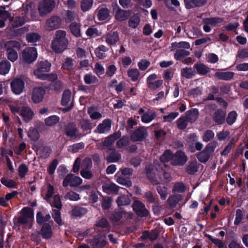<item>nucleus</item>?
Masks as SVG:
<instances>
[{
    "mask_svg": "<svg viewBox=\"0 0 248 248\" xmlns=\"http://www.w3.org/2000/svg\"><path fill=\"white\" fill-rule=\"evenodd\" d=\"M83 78L85 83L87 84H95L98 81L97 78L91 73L86 74Z\"/></svg>",
    "mask_w": 248,
    "mask_h": 248,
    "instance_id": "obj_44",
    "label": "nucleus"
},
{
    "mask_svg": "<svg viewBox=\"0 0 248 248\" xmlns=\"http://www.w3.org/2000/svg\"><path fill=\"white\" fill-rule=\"evenodd\" d=\"M217 142L216 141L208 143L205 148L197 155L198 160L202 163L206 162L217 147Z\"/></svg>",
    "mask_w": 248,
    "mask_h": 248,
    "instance_id": "obj_6",
    "label": "nucleus"
},
{
    "mask_svg": "<svg viewBox=\"0 0 248 248\" xmlns=\"http://www.w3.org/2000/svg\"><path fill=\"white\" fill-rule=\"evenodd\" d=\"M82 183V180L80 177L74 176L73 174H69L64 178L62 185L64 187L68 186L71 187H75L81 185Z\"/></svg>",
    "mask_w": 248,
    "mask_h": 248,
    "instance_id": "obj_11",
    "label": "nucleus"
},
{
    "mask_svg": "<svg viewBox=\"0 0 248 248\" xmlns=\"http://www.w3.org/2000/svg\"><path fill=\"white\" fill-rule=\"evenodd\" d=\"M223 19L219 17H211L203 19V30L206 32L211 31V28L218 26L222 22Z\"/></svg>",
    "mask_w": 248,
    "mask_h": 248,
    "instance_id": "obj_9",
    "label": "nucleus"
},
{
    "mask_svg": "<svg viewBox=\"0 0 248 248\" xmlns=\"http://www.w3.org/2000/svg\"><path fill=\"white\" fill-rule=\"evenodd\" d=\"M187 160V156L184 152L177 151L173 156L171 164L173 165H183Z\"/></svg>",
    "mask_w": 248,
    "mask_h": 248,
    "instance_id": "obj_19",
    "label": "nucleus"
},
{
    "mask_svg": "<svg viewBox=\"0 0 248 248\" xmlns=\"http://www.w3.org/2000/svg\"><path fill=\"white\" fill-rule=\"evenodd\" d=\"M41 234L44 238H49L52 234L51 226L48 224H44L41 230Z\"/></svg>",
    "mask_w": 248,
    "mask_h": 248,
    "instance_id": "obj_30",
    "label": "nucleus"
},
{
    "mask_svg": "<svg viewBox=\"0 0 248 248\" xmlns=\"http://www.w3.org/2000/svg\"><path fill=\"white\" fill-rule=\"evenodd\" d=\"M26 38L29 42L34 43L40 39V36L38 33L32 32L28 33Z\"/></svg>",
    "mask_w": 248,
    "mask_h": 248,
    "instance_id": "obj_64",
    "label": "nucleus"
},
{
    "mask_svg": "<svg viewBox=\"0 0 248 248\" xmlns=\"http://www.w3.org/2000/svg\"><path fill=\"white\" fill-rule=\"evenodd\" d=\"M121 158V155L118 152L114 151L111 153L107 159L109 162H115L118 161Z\"/></svg>",
    "mask_w": 248,
    "mask_h": 248,
    "instance_id": "obj_51",
    "label": "nucleus"
},
{
    "mask_svg": "<svg viewBox=\"0 0 248 248\" xmlns=\"http://www.w3.org/2000/svg\"><path fill=\"white\" fill-rule=\"evenodd\" d=\"M116 202L119 206H125L130 204L131 201L127 196L122 195L118 198Z\"/></svg>",
    "mask_w": 248,
    "mask_h": 248,
    "instance_id": "obj_46",
    "label": "nucleus"
},
{
    "mask_svg": "<svg viewBox=\"0 0 248 248\" xmlns=\"http://www.w3.org/2000/svg\"><path fill=\"white\" fill-rule=\"evenodd\" d=\"M105 39L108 45H115L119 40V34L117 31L109 32L106 35Z\"/></svg>",
    "mask_w": 248,
    "mask_h": 248,
    "instance_id": "obj_25",
    "label": "nucleus"
},
{
    "mask_svg": "<svg viewBox=\"0 0 248 248\" xmlns=\"http://www.w3.org/2000/svg\"><path fill=\"white\" fill-rule=\"evenodd\" d=\"M65 31L58 30L56 31L51 43V48L56 53H61L64 51L68 45V40L66 38Z\"/></svg>",
    "mask_w": 248,
    "mask_h": 248,
    "instance_id": "obj_4",
    "label": "nucleus"
},
{
    "mask_svg": "<svg viewBox=\"0 0 248 248\" xmlns=\"http://www.w3.org/2000/svg\"><path fill=\"white\" fill-rule=\"evenodd\" d=\"M34 214L32 209L29 207H24L21 210V215L18 218L17 222L25 228L30 229L32 225Z\"/></svg>",
    "mask_w": 248,
    "mask_h": 248,
    "instance_id": "obj_5",
    "label": "nucleus"
},
{
    "mask_svg": "<svg viewBox=\"0 0 248 248\" xmlns=\"http://www.w3.org/2000/svg\"><path fill=\"white\" fill-rule=\"evenodd\" d=\"M111 125V121L108 119H105L97 126L95 132L99 134L108 133L110 131Z\"/></svg>",
    "mask_w": 248,
    "mask_h": 248,
    "instance_id": "obj_23",
    "label": "nucleus"
},
{
    "mask_svg": "<svg viewBox=\"0 0 248 248\" xmlns=\"http://www.w3.org/2000/svg\"><path fill=\"white\" fill-rule=\"evenodd\" d=\"M6 48V56L8 60L12 62L17 60L18 54L15 49H19V43L16 41H9L5 44Z\"/></svg>",
    "mask_w": 248,
    "mask_h": 248,
    "instance_id": "obj_7",
    "label": "nucleus"
},
{
    "mask_svg": "<svg viewBox=\"0 0 248 248\" xmlns=\"http://www.w3.org/2000/svg\"><path fill=\"white\" fill-rule=\"evenodd\" d=\"M104 192L107 194L117 193L118 191L119 187L113 183H106L102 186Z\"/></svg>",
    "mask_w": 248,
    "mask_h": 248,
    "instance_id": "obj_28",
    "label": "nucleus"
},
{
    "mask_svg": "<svg viewBox=\"0 0 248 248\" xmlns=\"http://www.w3.org/2000/svg\"><path fill=\"white\" fill-rule=\"evenodd\" d=\"M11 68V63L5 60L0 63V74L5 75L9 73Z\"/></svg>",
    "mask_w": 248,
    "mask_h": 248,
    "instance_id": "obj_36",
    "label": "nucleus"
},
{
    "mask_svg": "<svg viewBox=\"0 0 248 248\" xmlns=\"http://www.w3.org/2000/svg\"><path fill=\"white\" fill-rule=\"evenodd\" d=\"M157 75L155 74L150 75L147 78V84L149 88L155 90L160 87L163 84V80L161 79L157 80Z\"/></svg>",
    "mask_w": 248,
    "mask_h": 248,
    "instance_id": "obj_14",
    "label": "nucleus"
},
{
    "mask_svg": "<svg viewBox=\"0 0 248 248\" xmlns=\"http://www.w3.org/2000/svg\"><path fill=\"white\" fill-rule=\"evenodd\" d=\"M74 60L70 58H67L62 64V68L66 70L70 71L74 68Z\"/></svg>",
    "mask_w": 248,
    "mask_h": 248,
    "instance_id": "obj_47",
    "label": "nucleus"
},
{
    "mask_svg": "<svg viewBox=\"0 0 248 248\" xmlns=\"http://www.w3.org/2000/svg\"><path fill=\"white\" fill-rule=\"evenodd\" d=\"M140 22V16L138 15H134L131 16L129 20V26L131 28L135 29L138 27Z\"/></svg>",
    "mask_w": 248,
    "mask_h": 248,
    "instance_id": "obj_49",
    "label": "nucleus"
},
{
    "mask_svg": "<svg viewBox=\"0 0 248 248\" xmlns=\"http://www.w3.org/2000/svg\"><path fill=\"white\" fill-rule=\"evenodd\" d=\"M53 194L54 187L50 184L47 186L46 191L44 190L42 192V195L45 196L44 199L47 201L53 197Z\"/></svg>",
    "mask_w": 248,
    "mask_h": 248,
    "instance_id": "obj_41",
    "label": "nucleus"
},
{
    "mask_svg": "<svg viewBox=\"0 0 248 248\" xmlns=\"http://www.w3.org/2000/svg\"><path fill=\"white\" fill-rule=\"evenodd\" d=\"M113 12L115 13V16L117 20L122 21L126 20L129 16V13L121 9L117 4L113 5Z\"/></svg>",
    "mask_w": 248,
    "mask_h": 248,
    "instance_id": "obj_17",
    "label": "nucleus"
},
{
    "mask_svg": "<svg viewBox=\"0 0 248 248\" xmlns=\"http://www.w3.org/2000/svg\"><path fill=\"white\" fill-rule=\"evenodd\" d=\"M28 136L31 139L36 140L39 138L40 135L39 132L36 129L31 127L28 132Z\"/></svg>",
    "mask_w": 248,
    "mask_h": 248,
    "instance_id": "obj_58",
    "label": "nucleus"
},
{
    "mask_svg": "<svg viewBox=\"0 0 248 248\" xmlns=\"http://www.w3.org/2000/svg\"><path fill=\"white\" fill-rule=\"evenodd\" d=\"M51 218L49 214L43 215L41 212H39L36 215V220L38 224H42L49 220Z\"/></svg>",
    "mask_w": 248,
    "mask_h": 248,
    "instance_id": "obj_42",
    "label": "nucleus"
},
{
    "mask_svg": "<svg viewBox=\"0 0 248 248\" xmlns=\"http://www.w3.org/2000/svg\"><path fill=\"white\" fill-rule=\"evenodd\" d=\"M225 113L221 110H217L214 115V120L218 124H222L225 120Z\"/></svg>",
    "mask_w": 248,
    "mask_h": 248,
    "instance_id": "obj_34",
    "label": "nucleus"
},
{
    "mask_svg": "<svg viewBox=\"0 0 248 248\" xmlns=\"http://www.w3.org/2000/svg\"><path fill=\"white\" fill-rule=\"evenodd\" d=\"M45 90L42 87L34 88L32 93V100L34 103H38L43 100Z\"/></svg>",
    "mask_w": 248,
    "mask_h": 248,
    "instance_id": "obj_22",
    "label": "nucleus"
},
{
    "mask_svg": "<svg viewBox=\"0 0 248 248\" xmlns=\"http://www.w3.org/2000/svg\"><path fill=\"white\" fill-rule=\"evenodd\" d=\"M106 243L105 237L104 236L94 238L91 241L94 248H102L106 245Z\"/></svg>",
    "mask_w": 248,
    "mask_h": 248,
    "instance_id": "obj_29",
    "label": "nucleus"
},
{
    "mask_svg": "<svg viewBox=\"0 0 248 248\" xmlns=\"http://www.w3.org/2000/svg\"><path fill=\"white\" fill-rule=\"evenodd\" d=\"M181 75L186 78H191L194 75V72L191 68L186 67L181 70Z\"/></svg>",
    "mask_w": 248,
    "mask_h": 248,
    "instance_id": "obj_55",
    "label": "nucleus"
},
{
    "mask_svg": "<svg viewBox=\"0 0 248 248\" xmlns=\"http://www.w3.org/2000/svg\"><path fill=\"white\" fill-rule=\"evenodd\" d=\"M65 134L70 138L80 137L83 135L80 134L76 125L73 123L68 124L65 128Z\"/></svg>",
    "mask_w": 248,
    "mask_h": 248,
    "instance_id": "obj_21",
    "label": "nucleus"
},
{
    "mask_svg": "<svg viewBox=\"0 0 248 248\" xmlns=\"http://www.w3.org/2000/svg\"><path fill=\"white\" fill-rule=\"evenodd\" d=\"M61 24V19L57 16H53L46 20V28L49 31L55 30L60 27Z\"/></svg>",
    "mask_w": 248,
    "mask_h": 248,
    "instance_id": "obj_16",
    "label": "nucleus"
},
{
    "mask_svg": "<svg viewBox=\"0 0 248 248\" xmlns=\"http://www.w3.org/2000/svg\"><path fill=\"white\" fill-rule=\"evenodd\" d=\"M129 142V140L128 138L124 136L117 141L116 146L119 148H122L128 145Z\"/></svg>",
    "mask_w": 248,
    "mask_h": 248,
    "instance_id": "obj_60",
    "label": "nucleus"
},
{
    "mask_svg": "<svg viewBox=\"0 0 248 248\" xmlns=\"http://www.w3.org/2000/svg\"><path fill=\"white\" fill-rule=\"evenodd\" d=\"M86 34L89 37H96L100 35V32L96 28L91 27L86 30Z\"/></svg>",
    "mask_w": 248,
    "mask_h": 248,
    "instance_id": "obj_54",
    "label": "nucleus"
},
{
    "mask_svg": "<svg viewBox=\"0 0 248 248\" xmlns=\"http://www.w3.org/2000/svg\"><path fill=\"white\" fill-rule=\"evenodd\" d=\"M234 73L231 71H217L215 73V76L217 79L222 80H230L233 79Z\"/></svg>",
    "mask_w": 248,
    "mask_h": 248,
    "instance_id": "obj_26",
    "label": "nucleus"
},
{
    "mask_svg": "<svg viewBox=\"0 0 248 248\" xmlns=\"http://www.w3.org/2000/svg\"><path fill=\"white\" fill-rule=\"evenodd\" d=\"M55 3L53 0H44L40 3L38 6L39 14L44 16L50 13L55 7Z\"/></svg>",
    "mask_w": 248,
    "mask_h": 248,
    "instance_id": "obj_10",
    "label": "nucleus"
},
{
    "mask_svg": "<svg viewBox=\"0 0 248 248\" xmlns=\"http://www.w3.org/2000/svg\"><path fill=\"white\" fill-rule=\"evenodd\" d=\"M108 48L104 45H101L97 47L94 51L96 56L100 59H103L106 57V52Z\"/></svg>",
    "mask_w": 248,
    "mask_h": 248,
    "instance_id": "obj_33",
    "label": "nucleus"
},
{
    "mask_svg": "<svg viewBox=\"0 0 248 248\" xmlns=\"http://www.w3.org/2000/svg\"><path fill=\"white\" fill-rule=\"evenodd\" d=\"M146 173L150 182L154 185L168 182L171 180L170 174L167 171V166L155 167L150 165L146 168Z\"/></svg>",
    "mask_w": 248,
    "mask_h": 248,
    "instance_id": "obj_1",
    "label": "nucleus"
},
{
    "mask_svg": "<svg viewBox=\"0 0 248 248\" xmlns=\"http://www.w3.org/2000/svg\"><path fill=\"white\" fill-rule=\"evenodd\" d=\"M90 118L93 120L99 119L102 117V114L96 111L93 107H90L88 109Z\"/></svg>",
    "mask_w": 248,
    "mask_h": 248,
    "instance_id": "obj_52",
    "label": "nucleus"
},
{
    "mask_svg": "<svg viewBox=\"0 0 248 248\" xmlns=\"http://www.w3.org/2000/svg\"><path fill=\"white\" fill-rule=\"evenodd\" d=\"M138 113L140 115H141V121L143 123H149L156 116V113L149 109L145 111L143 108H140Z\"/></svg>",
    "mask_w": 248,
    "mask_h": 248,
    "instance_id": "obj_13",
    "label": "nucleus"
},
{
    "mask_svg": "<svg viewBox=\"0 0 248 248\" xmlns=\"http://www.w3.org/2000/svg\"><path fill=\"white\" fill-rule=\"evenodd\" d=\"M12 91L16 94H21L25 88V83L21 78H16L11 82Z\"/></svg>",
    "mask_w": 248,
    "mask_h": 248,
    "instance_id": "obj_12",
    "label": "nucleus"
},
{
    "mask_svg": "<svg viewBox=\"0 0 248 248\" xmlns=\"http://www.w3.org/2000/svg\"><path fill=\"white\" fill-rule=\"evenodd\" d=\"M196 70L200 75H204L210 71V69L203 63H196L194 65Z\"/></svg>",
    "mask_w": 248,
    "mask_h": 248,
    "instance_id": "obj_37",
    "label": "nucleus"
},
{
    "mask_svg": "<svg viewBox=\"0 0 248 248\" xmlns=\"http://www.w3.org/2000/svg\"><path fill=\"white\" fill-rule=\"evenodd\" d=\"M87 210L85 208L77 207L72 210V214L76 217H80L85 215Z\"/></svg>",
    "mask_w": 248,
    "mask_h": 248,
    "instance_id": "obj_61",
    "label": "nucleus"
},
{
    "mask_svg": "<svg viewBox=\"0 0 248 248\" xmlns=\"http://www.w3.org/2000/svg\"><path fill=\"white\" fill-rule=\"evenodd\" d=\"M59 117L56 115H52L47 117L45 120V123L47 126H51L55 125L59 121Z\"/></svg>",
    "mask_w": 248,
    "mask_h": 248,
    "instance_id": "obj_50",
    "label": "nucleus"
},
{
    "mask_svg": "<svg viewBox=\"0 0 248 248\" xmlns=\"http://www.w3.org/2000/svg\"><path fill=\"white\" fill-rule=\"evenodd\" d=\"M186 7L191 9L202 6L206 2V0H184Z\"/></svg>",
    "mask_w": 248,
    "mask_h": 248,
    "instance_id": "obj_27",
    "label": "nucleus"
},
{
    "mask_svg": "<svg viewBox=\"0 0 248 248\" xmlns=\"http://www.w3.org/2000/svg\"><path fill=\"white\" fill-rule=\"evenodd\" d=\"M116 179V182L119 184L125 186L127 187L131 186L132 183L130 181L124 179L123 176L120 175V172H117L115 175Z\"/></svg>",
    "mask_w": 248,
    "mask_h": 248,
    "instance_id": "obj_38",
    "label": "nucleus"
},
{
    "mask_svg": "<svg viewBox=\"0 0 248 248\" xmlns=\"http://www.w3.org/2000/svg\"><path fill=\"white\" fill-rule=\"evenodd\" d=\"M128 76L133 81H136L138 79L140 73L136 68H132L127 71Z\"/></svg>",
    "mask_w": 248,
    "mask_h": 248,
    "instance_id": "obj_45",
    "label": "nucleus"
},
{
    "mask_svg": "<svg viewBox=\"0 0 248 248\" xmlns=\"http://www.w3.org/2000/svg\"><path fill=\"white\" fill-rule=\"evenodd\" d=\"M157 191L162 200H165L169 194L168 188L165 186H158Z\"/></svg>",
    "mask_w": 248,
    "mask_h": 248,
    "instance_id": "obj_63",
    "label": "nucleus"
},
{
    "mask_svg": "<svg viewBox=\"0 0 248 248\" xmlns=\"http://www.w3.org/2000/svg\"><path fill=\"white\" fill-rule=\"evenodd\" d=\"M186 118L190 122L196 121L199 116V111L196 108H193L186 112Z\"/></svg>",
    "mask_w": 248,
    "mask_h": 248,
    "instance_id": "obj_31",
    "label": "nucleus"
},
{
    "mask_svg": "<svg viewBox=\"0 0 248 248\" xmlns=\"http://www.w3.org/2000/svg\"><path fill=\"white\" fill-rule=\"evenodd\" d=\"M147 129L141 126L134 131L131 136V139L133 141H142L147 136Z\"/></svg>",
    "mask_w": 248,
    "mask_h": 248,
    "instance_id": "obj_15",
    "label": "nucleus"
},
{
    "mask_svg": "<svg viewBox=\"0 0 248 248\" xmlns=\"http://www.w3.org/2000/svg\"><path fill=\"white\" fill-rule=\"evenodd\" d=\"M173 155H172L171 152L169 150H167L165 151L164 154L162 155L160 157V163H158L156 162H155L154 165H152L154 167H155V165L158 167H164L166 168L167 166L165 164V162H168L170 159H172Z\"/></svg>",
    "mask_w": 248,
    "mask_h": 248,
    "instance_id": "obj_24",
    "label": "nucleus"
},
{
    "mask_svg": "<svg viewBox=\"0 0 248 248\" xmlns=\"http://www.w3.org/2000/svg\"><path fill=\"white\" fill-rule=\"evenodd\" d=\"M92 167V161L89 157L85 158L81 164V170L91 169Z\"/></svg>",
    "mask_w": 248,
    "mask_h": 248,
    "instance_id": "obj_62",
    "label": "nucleus"
},
{
    "mask_svg": "<svg viewBox=\"0 0 248 248\" xmlns=\"http://www.w3.org/2000/svg\"><path fill=\"white\" fill-rule=\"evenodd\" d=\"M71 92L69 90L63 92L62 99V104L63 106L67 105L71 101Z\"/></svg>",
    "mask_w": 248,
    "mask_h": 248,
    "instance_id": "obj_48",
    "label": "nucleus"
},
{
    "mask_svg": "<svg viewBox=\"0 0 248 248\" xmlns=\"http://www.w3.org/2000/svg\"><path fill=\"white\" fill-rule=\"evenodd\" d=\"M93 0H82L81 2V8L83 11H88L93 6Z\"/></svg>",
    "mask_w": 248,
    "mask_h": 248,
    "instance_id": "obj_57",
    "label": "nucleus"
},
{
    "mask_svg": "<svg viewBox=\"0 0 248 248\" xmlns=\"http://www.w3.org/2000/svg\"><path fill=\"white\" fill-rule=\"evenodd\" d=\"M109 11L106 8H102L98 10L97 16L99 20H104L109 16Z\"/></svg>",
    "mask_w": 248,
    "mask_h": 248,
    "instance_id": "obj_35",
    "label": "nucleus"
},
{
    "mask_svg": "<svg viewBox=\"0 0 248 248\" xmlns=\"http://www.w3.org/2000/svg\"><path fill=\"white\" fill-rule=\"evenodd\" d=\"M36 68L34 70V75L38 79L42 80H53L57 78L56 74H47L46 73L49 71L51 63L48 61H41L38 62L36 65Z\"/></svg>",
    "mask_w": 248,
    "mask_h": 248,
    "instance_id": "obj_3",
    "label": "nucleus"
},
{
    "mask_svg": "<svg viewBox=\"0 0 248 248\" xmlns=\"http://www.w3.org/2000/svg\"><path fill=\"white\" fill-rule=\"evenodd\" d=\"M21 102H16L9 105L11 113L14 115L19 114L24 121L28 123L33 118L34 114L31 108L27 106H23Z\"/></svg>",
    "mask_w": 248,
    "mask_h": 248,
    "instance_id": "obj_2",
    "label": "nucleus"
},
{
    "mask_svg": "<svg viewBox=\"0 0 248 248\" xmlns=\"http://www.w3.org/2000/svg\"><path fill=\"white\" fill-rule=\"evenodd\" d=\"M187 119L186 117H182L179 118L177 122V127L180 129H185L187 125Z\"/></svg>",
    "mask_w": 248,
    "mask_h": 248,
    "instance_id": "obj_59",
    "label": "nucleus"
},
{
    "mask_svg": "<svg viewBox=\"0 0 248 248\" xmlns=\"http://www.w3.org/2000/svg\"><path fill=\"white\" fill-rule=\"evenodd\" d=\"M121 136V132L118 131L113 134L108 136L101 143V146L104 148H109Z\"/></svg>",
    "mask_w": 248,
    "mask_h": 248,
    "instance_id": "obj_18",
    "label": "nucleus"
},
{
    "mask_svg": "<svg viewBox=\"0 0 248 248\" xmlns=\"http://www.w3.org/2000/svg\"><path fill=\"white\" fill-rule=\"evenodd\" d=\"M80 24L76 22H73L70 25V29L71 33L76 37L81 36Z\"/></svg>",
    "mask_w": 248,
    "mask_h": 248,
    "instance_id": "obj_32",
    "label": "nucleus"
},
{
    "mask_svg": "<svg viewBox=\"0 0 248 248\" xmlns=\"http://www.w3.org/2000/svg\"><path fill=\"white\" fill-rule=\"evenodd\" d=\"M84 148V144L82 142L78 143L68 147V151L71 153H75Z\"/></svg>",
    "mask_w": 248,
    "mask_h": 248,
    "instance_id": "obj_53",
    "label": "nucleus"
},
{
    "mask_svg": "<svg viewBox=\"0 0 248 248\" xmlns=\"http://www.w3.org/2000/svg\"><path fill=\"white\" fill-rule=\"evenodd\" d=\"M190 53L188 51L184 49H180L177 50L174 55V58L177 61H180L184 58L189 55Z\"/></svg>",
    "mask_w": 248,
    "mask_h": 248,
    "instance_id": "obj_43",
    "label": "nucleus"
},
{
    "mask_svg": "<svg viewBox=\"0 0 248 248\" xmlns=\"http://www.w3.org/2000/svg\"><path fill=\"white\" fill-rule=\"evenodd\" d=\"M37 57L36 49L33 47L26 48L22 52L21 56L22 61L28 63H31L34 62Z\"/></svg>",
    "mask_w": 248,
    "mask_h": 248,
    "instance_id": "obj_8",
    "label": "nucleus"
},
{
    "mask_svg": "<svg viewBox=\"0 0 248 248\" xmlns=\"http://www.w3.org/2000/svg\"><path fill=\"white\" fill-rule=\"evenodd\" d=\"M133 209L139 216L146 217L148 215V211L145 208L144 204L140 201H135L134 202Z\"/></svg>",
    "mask_w": 248,
    "mask_h": 248,
    "instance_id": "obj_20",
    "label": "nucleus"
},
{
    "mask_svg": "<svg viewBox=\"0 0 248 248\" xmlns=\"http://www.w3.org/2000/svg\"><path fill=\"white\" fill-rule=\"evenodd\" d=\"M0 182L3 185L8 188L15 187L16 185V183L14 181L5 177L1 178Z\"/></svg>",
    "mask_w": 248,
    "mask_h": 248,
    "instance_id": "obj_56",
    "label": "nucleus"
},
{
    "mask_svg": "<svg viewBox=\"0 0 248 248\" xmlns=\"http://www.w3.org/2000/svg\"><path fill=\"white\" fill-rule=\"evenodd\" d=\"M47 202H49L52 207H55L57 209L61 208V201L59 196L57 195H55L52 198L47 201Z\"/></svg>",
    "mask_w": 248,
    "mask_h": 248,
    "instance_id": "obj_40",
    "label": "nucleus"
},
{
    "mask_svg": "<svg viewBox=\"0 0 248 248\" xmlns=\"http://www.w3.org/2000/svg\"><path fill=\"white\" fill-rule=\"evenodd\" d=\"M181 199L182 197L180 195H172L169 197L167 200V202L170 207L173 208Z\"/></svg>",
    "mask_w": 248,
    "mask_h": 248,
    "instance_id": "obj_39",
    "label": "nucleus"
}]
</instances>
